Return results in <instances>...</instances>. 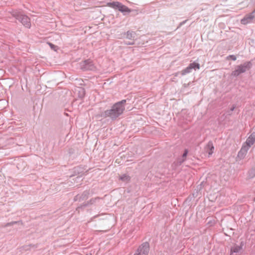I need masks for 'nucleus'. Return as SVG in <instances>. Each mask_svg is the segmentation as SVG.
<instances>
[{
	"label": "nucleus",
	"instance_id": "7ed1b4c3",
	"mask_svg": "<svg viewBox=\"0 0 255 255\" xmlns=\"http://www.w3.org/2000/svg\"><path fill=\"white\" fill-rule=\"evenodd\" d=\"M252 66L253 63L251 61H246L243 64L237 65L235 68V70L232 72L231 76L237 77L240 74L250 70Z\"/></svg>",
	"mask_w": 255,
	"mask_h": 255
},
{
	"label": "nucleus",
	"instance_id": "2f4dec72",
	"mask_svg": "<svg viewBox=\"0 0 255 255\" xmlns=\"http://www.w3.org/2000/svg\"><path fill=\"white\" fill-rule=\"evenodd\" d=\"M179 73V72H178V73H176L175 74V76H178V74Z\"/></svg>",
	"mask_w": 255,
	"mask_h": 255
},
{
	"label": "nucleus",
	"instance_id": "7c9ffc66",
	"mask_svg": "<svg viewBox=\"0 0 255 255\" xmlns=\"http://www.w3.org/2000/svg\"><path fill=\"white\" fill-rule=\"evenodd\" d=\"M126 44L127 45H133L134 44V42H128V43H126Z\"/></svg>",
	"mask_w": 255,
	"mask_h": 255
},
{
	"label": "nucleus",
	"instance_id": "473e14b6",
	"mask_svg": "<svg viewBox=\"0 0 255 255\" xmlns=\"http://www.w3.org/2000/svg\"><path fill=\"white\" fill-rule=\"evenodd\" d=\"M29 246H32V247H36L35 245H29Z\"/></svg>",
	"mask_w": 255,
	"mask_h": 255
},
{
	"label": "nucleus",
	"instance_id": "a878e982",
	"mask_svg": "<svg viewBox=\"0 0 255 255\" xmlns=\"http://www.w3.org/2000/svg\"><path fill=\"white\" fill-rule=\"evenodd\" d=\"M19 222H16V221H13V222H9V223H7L6 225H5V227H8V226H12L14 224H17Z\"/></svg>",
	"mask_w": 255,
	"mask_h": 255
},
{
	"label": "nucleus",
	"instance_id": "5701e85b",
	"mask_svg": "<svg viewBox=\"0 0 255 255\" xmlns=\"http://www.w3.org/2000/svg\"><path fill=\"white\" fill-rule=\"evenodd\" d=\"M120 179L123 181H128L130 180V177L128 175L125 174L120 176Z\"/></svg>",
	"mask_w": 255,
	"mask_h": 255
},
{
	"label": "nucleus",
	"instance_id": "dca6fc26",
	"mask_svg": "<svg viewBox=\"0 0 255 255\" xmlns=\"http://www.w3.org/2000/svg\"><path fill=\"white\" fill-rule=\"evenodd\" d=\"M90 206L88 201L84 202L82 204H81L80 206H78L76 208V211L79 213L80 212V210H84L86 207Z\"/></svg>",
	"mask_w": 255,
	"mask_h": 255
},
{
	"label": "nucleus",
	"instance_id": "20e7f679",
	"mask_svg": "<svg viewBox=\"0 0 255 255\" xmlns=\"http://www.w3.org/2000/svg\"><path fill=\"white\" fill-rule=\"evenodd\" d=\"M11 14L12 16L20 22L25 27L30 28L31 26L30 20L27 16L16 11L11 12Z\"/></svg>",
	"mask_w": 255,
	"mask_h": 255
},
{
	"label": "nucleus",
	"instance_id": "4468645a",
	"mask_svg": "<svg viewBox=\"0 0 255 255\" xmlns=\"http://www.w3.org/2000/svg\"><path fill=\"white\" fill-rule=\"evenodd\" d=\"M255 142V138L253 137L249 136V137L247 138L246 143L247 144L246 147H248V149L254 144Z\"/></svg>",
	"mask_w": 255,
	"mask_h": 255
},
{
	"label": "nucleus",
	"instance_id": "f03ea898",
	"mask_svg": "<svg viewBox=\"0 0 255 255\" xmlns=\"http://www.w3.org/2000/svg\"><path fill=\"white\" fill-rule=\"evenodd\" d=\"M107 5L115 9H118L120 11L122 12L124 15H126L128 14L131 12H134V15L137 14V12L135 10L131 9L128 6L123 4L121 2L118 1H113L112 2H109Z\"/></svg>",
	"mask_w": 255,
	"mask_h": 255
},
{
	"label": "nucleus",
	"instance_id": "f704fd0d",
	"mask_svg": "<svg viewBox=\"0 0 255 255\" xmlns=\"http://www.w3.org/2000/svg\"><path fill=\"white\" fill-rule=\"evenodd\" d=\"M104 232V231H100V232Z\"/></svg>",
	"mask_w": 255,
	"mask_h": 255
},
{
	"label": "nucleus",
	"instance_id": "f257e3e1",
	"mask_svg": "<svg viewBox=\"0 0 255 255\" xmlns=\"http://www.w3.org/2000/svg\"><path fill=\"white\" fill-rule=\"evenodd\" d=\"M126 100H123L114 104L110 109L101 113V117L109 118L112 121L117 120L123 114L125 110Z\"/></svg>",
	"mask_w": 255,
	"mask_h": 255
},
{
	"label": "nucleus",
	"instance_id": "72a5a7b5",
	"mask_svg": "<svg viewBox=\"0 0 255 255\" xmlns=\"http://www.w3.org/2000/svg\"><path fill=\"white\" fill-rule=\"evenodd\" d=\"M29 248H27L26 247H25V250H29Z\"/></svg>",
	"mask_w": 255,
	"mask_h": 255
},
{
	"label": "nucleus",
	"instance_id": "f8f14e48",
	"mask_svg": "<svg viewBox=\"0 0 255 255\" xmlns=\"http://www.w3.org/2000/svg\"><path fill=\"white\" fill-rule=\"evenodd\" d=\"M76 92H78L77 95L78 97L80 99H83L85 95V90L84 88L82 87H78L76 90Z\"/></svg>",
	"mask_w": 255,
	"mask_h": 255
},
{
	"label": "nucleus",
	"instance_id": "39448f33",
	"mask_svg": "<svg viewBox=\"0 0 255 255\" xmlns=\"http://www.w3.org/2000/svg\"><path fill=\"white\" fill-rule=\"evenodd\" d=\"M149 249V243L145 242L138 247L134 255H148Z\"/></svg>",
	"mask_w": 255,
	"mask_h": 255
},
{
	"label": "nucleus",
	"instance_id": "412c9836",
	"mask_svg": "<svg viewBox=\"0 0 255 255\" xmlns=\"http://www.w3.org/2000/svg\"><path fill=\"white\" fill-rule=\"evenodd\" d=\"M191 68L189 67V66L188 65V66L187 67H186V68L184 69L183 70H182L180 73H181V75L182 76H184L187 74H188L190 72H191Z\"/></svg>",
	"mask_w": 255,
	"mask_h": 255
},
{
	"label": "nucleus",
	"instance_id": "a211bd4d",
	"mask_svg": "<svg viewBox=\"0 0 255 255\" xmlns=\"http://www.w3.org/2000/svg\"><path fill=\"white\" fill-rule=\"evenodd\" d=\"M126 35L127 38L131 39L135 37L136 33L134 31L128 30L126 32Z\"/></svg>",
	"mask_w": 255,
	"mask_h": 255
},
{
	"label": "nucleus",
	"instance_id": "4be33fe9",
	"mask_svg": "<svg viewBox=\"0 0 255 255\" xmlns=\"http://www.w3.org/2000/svg\"><path fill=\"white\" fill-rule=\"evenodd\" d=\"M101 198L100 197H95V198H92L90 200L88 201V203L90 205H92L93 204H94L97 201H98L99 200H100Z\"/></svg>",
	"mask_w": 255,
	"mask_h": 255
},
{
	"label": "nucleus",
	"instance_id": "6ab92c4d",
	"mask_svg": "<svg viewBox=\"0 0 255 255\" xmlns=\"http://www.w3.org/2000/svg\"><path fill=\"white\" fill-rule=\"evenodd\" d=\"M189 66L191 68V70L194 69L196 70L199 69L200 67V64L195 62L189 64Z\"/></svg>",
	"mask_w": 255,
	"mask_h": 255
},
{
	"label": "nucleus",
	"instance_id": "ddd939ff",
	"mask_svg": "<svg viewBox=\"0 0 255 255\" xmlns=\"http://www.w3.org/2000/svg\"><path fill=\"white\" fill-rule=\"evenodd\" d=\"M244 243L243 242H242L240 244V246H235L234 247L231 249V255L233 253H239V251L242 249V247L244 246Z\"/></svg>",
	"mask_w": 255,
	"mask_h": 255
},
{
	"label": "nucleus",
	"instance_id": "9b49d317",
	"mask_svg": "<svg viewBox=\"0 0 255 255\" xmlns=\"http://www.w3.org/2000/svg\"><path fill=\"white\" fill-rule=\"evenodd\" d=\"M214 149V146L212 141H209L205 147V150L208 153L209 156L212 154Z\"/></svg>",
	"mask_w": 255,
	"mask_h": 255
},
{
	"label": "nucleus",
	"instance_id": "0eeeda50",
	"mask_svg": "<svg viewBox=\"0 0 255 255\" xmlns=\"http://www.w3.org/2000/svg\"><path fill=\"white\" fill-rule=\"evenodd\" d=\"M90 194V190H85L82 194H79L76 195L74 198V201L81 202L86 200L89 198Z\"/></svg>",
	"mask_w": 255,
	"mask_h": 255
},
{
	"label": "nucleus",
	"instance_id": "cd10ccee",
	"mask_svg": "<svg viewBox=\"0 0 255 255\" xmlns=\"http://www.w3.org/2000/svg\"><path fill=\"white\" fill-rule=\"evenodd\" d=\"M67 246V244H66V245H63V246H62V245H54V246H55H55H57V247H62V246L65 247H66Z\"/></svg>",
	"mask_w": 255,
	"mask_h": 255
},
{
	"label": "nucleus",
	"instance_id": "9d476101",
	"mask_svg": "<svg viewBox=\"0 0 255 255\" xmlns=\"http://www.w3.org/2000/svg\"><path fill=\"white\" fill-rule=\"evenodd\" d=\"M248 149V147L243 146L239 151L237 158L240 160L243 159L245 157ZM237 160H238V159H237Z\"/></svg>",
	"mask_w": 255,
	"mask_h": 255
},
{
	"label": "nucleus",
	"instance_id": "f3484780",
	"mask_svg": "<svg viewBox=\"0 0 255 255\" xmlns=\"http://www.w3.org/2000/svg\"><path fill=\"white\" fill-rule=\"evenodd\" d=\"M255 177V167L250 169L248 172V178L252 179Z\"/></svg>",
	"mask_w": 255,
	"mask_h": 255
},
{
	"label": "nucleus",
	"instance_id": "2eb2a0df",
	"mask_svg": "<svg viewBox=\"0 0 255 255\" xmlns=\"http://www.w3.org/2000/svg\"><path fill=\"white\" fill-rule=\"evenodd\" d=\"M90 206L88 201L84 202L82 204H81L80 206H78L76 208V211L79 213L80 212V210H84L86 207Z\"/></svg>",
	"mask_w": 255,
	"mask_h": 255
},
{
	"label": "nucleus",
	"instance_id": "aec40b11",
	"mask_svg": "<svg viewBox=\"0 0 255 255\" xmlns=\"http://www.w3.org/2000/svg\"><path fill=\"white\" fill-rule=\"evenodd\" d=\"M207 224L209 226H212L215 224V220L213 218L208 217L206 219Z\"/></svg>",
	"mask_w": 255,
	"mask_h": 255
},
{
	"label": "nucleus",
	"instance_id": "c85d7f7f",
	"mask_svg": "<svg viewBox=\"0 0 255 255\" xmlns=\"http://www.w3.org/2000/svg\"><path fill=\"white\" fill-rule=\"evenodd\" d=\"M235 108V107L234 106H233V107L230 109V111H231V112L233 111L234 110Z\"/></svg>",
	"mask_w": 255,
	"mask_h": 255
},
{
	"label": "nucleus",
	"instance_id": "393cba45",
	"mask_svg": "<svg viewBox=\"0 0 255 255\" xmlns=\"http://www.w3.org/2000/svg\"><path fill=\"white\" fill-rule=\"evenodd\" d=\"M48 44L52 49H53L54 51H56L57 48V46L55 45L54 44H53L51 43H48Z\"/></svg>",
	"mask_w": 255,
	"mask_h": 255
},
{
	"label": "nucleus",
	"instance_id": "6e6552de",
	"mask_svg": "<svg viewBox=\"0 0 255 255\" xmlns=\"http://www.w3.org/2000/svg\"><path fill=\"white\" fill-rule=\"evenodd\" d=\"M253 20H255V9L252 13L246 14L241 22L243 24H247L251 22Z\"/></svg>",
	"mask_w": 255,
	"mask_h": 255
},
{
	"label": "nucleus",
	"instance_id": "1a4fd4ad",
	"mask_svg": "<svg viewBox=\"0 0 255 255\" xmlns=\"http://www.w3.org/2000/svg\"><path fill=\"white\" fill-rule=\"evenodd\" d=\"M188 153V150L187 149H185L184 150V152L182 155V157L178 158L177 161L173 163V164H175V166H178L181 165L186 160V157Z\"/></svg>",
	"mask_w": 255,
	"mask_h": 255
},
{
	"label": "nucleus",
	"instance_id": "bb28decb",
	"mask_svg": "<svg viewBox=\"0 0 255 255\" xmlns=\"http://www.w3.org/2000/svg\"><path fill=\"white\" fill-rule=\"evenodd\" d=\"M250 136L255 138V131L253 132Z\"/></svg>",
	"mask_w": 255,
	"mask_h": 255
},
{
	"label": "nucleus",
	"instance_id": "b1692460",
	"mask_svg": "<svg viewBox=\"0 0 255 255\" xmlns=\"http://www.w3.org/2000/svg\"><path fill=\"white\" fill-rule=\"evenodd\" d=\"M232 59L233 61H235L237 59V57L235 55H230L227 57V60Z\"/></svg>",
	"mask_w": 255,
	"mask_h": 255
},
{
	"label": "nucleus",
	"instance_id": "423d86ee",
	"mask_svg": "<svg viewBox=\"0 0 255 255\" xmlns=\"http://www.w3.org/2000/svg\"><path fill=\"white\" fill-rule=\"evenodd\" d=\"M80 67L83 71L93 70L95 68L93 62L89 59L81 62Z\"/></svg>",
	"mask_w": 255,
	"mask_h": 255
},
{
	"label": "nucleus",
	"instance_id": "c756f323",
	"mask_svg": "<svg viewBox=\"0 0 255 255\" xmlns=\"http://www.w3.org/2000/svg\"><path fill=\"white\" fill-rule=\"evenodd\" d=\"M186 20H184L183 21H182V22H181L179 24V26H181L182 25H183V24H184L185 22H186Z\"/></svg>",
	"mask_w": 255,
	"mask_h": 255
}]
</instances>
